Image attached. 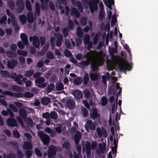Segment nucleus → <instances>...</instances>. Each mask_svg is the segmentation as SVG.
I'll return each mask as SVG.
<instances>
[{
    "mask_svg": "<svg viewBox=\"0 0 158 158\" xmlns=\"http://www.w3.org/2000/svg\"><path fill=\"white\" fill-rule=\"evenodd\" d=\"M35 12H34L35 15H36V13L37 15L39 16L40 14V4L38 2H37L35 4Z\"/></svg>",
    "mask_w": 158,
    "mask_h": 158,
    "instance_id": "24",
    "label": "nucleus"
},
{
    "mask_svg": "<svg viewBox=\"0 0 158 158\" xmlns=\"http://www.w3.org/2000/svg\"><path fill=\"white\" fill-rule=\"evenodd\" d=\"M117 52V48H110L109 53L110 55L112 57H113L115 53Z\"/></svg>",
    "mask_w": 158,
    "mask_h": 158,
    "instance_id": "38",
    "label": "nucleus"
},
{
    "mask_svg": "<svg viewBox=\"0 0 158 158\" xmlns=\"http://www.w3.org/2000/svg\"><path fill=\"white\" fill-rule=\"evenodd\" d=\"M91 2H89V4L91 12L93 13L95 10H97L98 4L99 2V0H90Z\"/></svg>",
    "mask_w": 158,
    "mask_h": 158,
    "instance_id": "7",
    "label": "nucleus"
},
{
    "mask_svg": "<svg viewBox=\"0 0 158 158\" xmlns=\"http://www.w3.org/2000/svg\"><path fill=\"white\" fill-rule=\"evenodd\" d=\"M24 120L26 122V123L31 127H32L33 126V122L32 119L30 118H26Z\"/></svg>",
    "mask_w": 158,
    "mask_h": 158,
    "instance_id": "29",
    "label": "nucleus"
},
{
    "mask_svg": "<svg viewBox=\"0 0 158 158\" xmlns=\"http://www.w3.org/2000/svg\"><path fill=\"white\" fill-rule=\"evenodd\" d=\"M107 2H106L105 0H104L105 4L107 6L110 8V9H112L111 6L114 4V0H107Z\"/></svg>",
    "mask_w": 158,
    "mask_h": 158,
    "instance_id": "23",
    "label": "nucleus"
},
{
    "mask_svg": "<svg viewBox=\"0 0 158 158\" xmlns=\"http://www.w3.org/2000/svg\"><path fill=\"white\" fill-rule=\"evenodd\" d=\"M19 19L21 23L23 24L25 23L27 21V17L24 15H19Z\"/></svg>",
    "mask_w": 158,
    "mask_h": 158,
    "instance_id": "34",
    "label": "nucleus"
},
{
    "mask_svg": "<svg viewBox=\"0 0 158 158\" xmlns=\"http://www.w3.org/2000/svg\"><path fill=\"white\" fill-rule=\"evenodd\" d=\"M74 6H77V8L80 12L83 10V6L80 1H77L76 2V5H74Z\"/></svg>",
    "mask_w": 158,
    "mask_h": 158,
    "instance_id": "27",
    "label": "nucleus"
},
{
    "mask_svg": "<svg viewBox=\"0 0 158 158\" xmlns=\"http://www.w3.org/2000/svg\"><path fill=\"white\" fill-rule=\"evenodd\" d=\"M55 88V85L54 84L48 85L47 87V91L48 92H50L53 90Z\"/></svg>",
    "mask_w": 158,
    "mask_h": 158,
    "instance_id": "44",
    "label": "nucleus"
},
{
    "mask_svg": "<svg viewBox=\"0 0 158 158\" xmlns=\"http://www.w3.org/2000/svg\"><path fill=\"white\" fill-rule=\"evenodd\" d=\"M55 36L57 40H63V37L62 35L60 34H55Z\"/></svg>",
    "mask_w": 158,
    "mask_h": 158,
    "instance_id": "61",
    "label": "nucleus"
},
{
    "mask_svg": "<svg viewBox=\"0 0 158 158\" xmlns=\"http://www.w3.org/2000/svg\"><path fill=\"white\" fill-rule=\"evenodd\" d=\"M20 38L24 44L25 45H27L28 44V37L25 33H21L20 35Z\"/></svg>",
    "mask_w": 158,
    "mask_h": 158,
    "instance_id": "19",
    "label": "nucleus"
},
{
    "mask_svg": "<svg viewBox=\"0 0 158 158\" xmlns=\"http://www.w3.org/2000/svg\"><path fill=\"white\" fill-rule=\"evenodd\" d=\"M57 148L53 145H50L47 151L48 158H55L56 155Z\"/></svg>",
    "mask_w": 158,
    "mask_h": 158,
    "instance_id": "5",
    "label": "nucleus"
},
{
    "mask_svg": "<svg viewBox=\"0 0 158 158\" xmlns=\"http://www.w3.org/2000/svg\"><path fill=\"white\" fill-rule=\"evenodd\" d=\"M82 113L84 117H87L89 115V111L88 110L84 107L82 109Z\"/></svg>",
    "mask_w": 158,
    "mask_h": 158,
    "instance_id": "42",
    "label": "nucleus"
},
{
    "mask_svg": "<svg viewBox=\"0 0 158 158\" xmlns=\"http://www.w3.org/2000/svg\"><path fill=\"white\" fill-rule=\"evenodd\" d=\"M11 16V23L12 25L14 26L17 25V21L15 19V16H13L12 15Z\"/></svg>",
    "mask_w": 158,
    "mask_h": 158,
    "instance_id": "57",
    "label": "nucleus"
},
{
    "mask_svg": "<svg viewBox=\"0 0 158 158\" xmlns=\"http://www.w3.org/2000/svg\"><path fill=\"white\" fill-rule=\"evenodd\" d=\"M62 146L63 148H64L66 150H68L71 147L70 143L68 141H66L62 144Z\"/></svg>",
    "mask_w": 158,
    "mask_h": 158,
    "instance_id": "33",
    "label": "nucleus"
},
{
    "mask_svg": "<svg viewBox=\"0 0 158 158\" xmlns=\"http://www.w3.org/2000/svg\"><path fill=\"white\" fill-rule=\"evenodd\" d=\"M64 55L66 57H70L72 56V54L70 51L66 49L64 52Z\"/></svg>",
    "mask_w": 158,
    "mask_h": 158,
    "instance_id": "63",
    "label": "nucleus"
},
{
    "mask_svg": "<svg viewBox=\"0 0 158 158\" xmlns=\"http://www.w3.org/2000/svg\"><path fill=\"white\" fill-rule=\"evenodd\" d=\"M103 64V62L101 60L94 62L90 65L92 71L93 72L98 71V67L102 65Z\"/></svg>",
    "mask_w": 158,
    "mask_h": 158,
    "instance_id": "8",
    "label": "nucleus"
},
{
    "mask_svg": "<svg viewBox=\"0 0 158 158\" xmlns=\"http://www.w3.org/2000/svg\"><path fill=\"white\" fill-rule=\"evenodd\" d=\"M48 47L47 46H44L42 48L41 51L40 52V55L41 56L44 55L48 50Z\"/></svg>",
    "mask_w": 158,
    "mask_h": 158,
    "instance_id": "58",
    "label": "nucleus"
},
{
    "mask_svg": "<svg viewBox=\"0 0 158 158\" xmlns=\"http://www.w3.org/2000/svg\"><path fill=\"white\" fill-rule=\"evenodd\" d=\"M50 118L52 119H56L58 118V115L57 113L55 111L51 112L50 114Z\"/></svg>",
    "mask_w": 158,
    "mask_h": 158,
    "instance_id": "37",
    "label": "nucleus"
},
{
    "mask_svg": "<svg viewBox=\"0 0 158 158\" xmlns=\"http://www.w3.org/2000/svg\"><path fill=\"white\" fill-rule=\"evenodd\" d=\"M38 135L40 140L43 142L44 145H47L49 144L50 140V138L49 135L42 131H40L38 133Z\"/></svg>",
    "mask_w": 158,
    "mask_h": 158,
    "instance_id": "3",
    "label": "nucleus"
},
{
    "mask_svg": "<svg viewBox=\"0 0 158 158\" xmlns=\"http://www.w3.org/2000/svg\"><path fill=\"white\" fill-rule=\"evenodd\" d=\"M17 6L16 10L18 13H21L24 10L25 7V3L23 0H17L16 2Z\"/></svg>",
    "mask_w": 158,
    "mask_h": 158,
    "instance_id": "9",
    "label": "nucleus"
},
{
    "mask_svg": "<svg viewBox=\"0 0 158 158\" xmlns=\"http://www.w3.org/2000/svg\"><path fill=\"white\" fill-rule=\"evenodd\" d=\"M46 57L48 59H53L54 58V56L51 52L49 51L46 54Z\"/></svg>",
    "mask_w": 158,
    "mask_h": 158,
    "instance_id": "48",
    "label": "nucleus"
},
{
    "mask_svg": "<svg viewBox=\"0 0 158 158\" xmlns=\"http://www.w3.org/2000/svg\"><path fill=\"white\" fill-rule=\"evenodd\" d=\"M6 54L8 56L11 58L15 57L16 56V53L15 52H13L10 50L7 51Z\"/></svg>",
    "mask_w": 158,
    "mask_h": 158,
    "instance_id": "39",
    "label": "nucleus"
},
{
    "mask_svg": "<svg viewBox=\"0 0 158 158\" xmlns=\"http://www.w3.org/2000/svg\"><path fill=\"white\" fill-rule=\"evenodd\" d=\"M71 12L72 14H74L77 17H79L80 15V13L77 9L75 7L71 9Z\"/></svg>",
    "mask_w": 158,
    "mask_h": 158,
    "instance_id": "30",
    "label": "nucleus"
},
{
    "mask_svg": "<svg viewBox=\"0 0 158 158\" xmlns=\"http://www.w3.org/2000/svg\"><path fill=\"white\" fill-rule=\"evenodd\" d=\"M12 88L13 90L16 92H19L21 90V87L16 85H13Z\"/></svg>",
    "mask_w": 158,
    "mask_h": 158,
    "instance_id": "51",
    "label": "nucleus"
},
{
    "mask_svg": "<svg viewBox=\"0 0 158 158\" xmlns=\"http://www.w3.org/2000/svg\"><path fill=\"white\" fill-rule=\"evenodd\" d=\"M83 81V79L80 77H77L74 79V82L75 85H80L81 82Z\"/></svg>",
    "mask_w": 158,
    "mask_h": 158,
    "instance_id": "26",
    "label": "nucleus"
},
{
    "mask_svg": "<svg viewBox=\"0 0 158 158\" xmlns=\"http://www.w3.org/2000/svg\"><path fill=\"white\" fill-rule=\"evenodd\" d=\"M45 81L44 78L41 77L36 79L35 80V82L36 84H39L38 85V87L44 88L46 86V84L44 83Z\"/></svg>",
    "mask_w": 158,
    "mask_h": 158,
    "instance_id": "10",
    "label": "nucleus"
},
{
    "mask_svg": "<svg viewBox=\"0 0 158 158\" xmlns=\"http://www.w3.org/2000/svg\"><path fill=\"white\" fill-rule=\"evenodd\" d=\"M7 125L10 127H15L18 126L16 120L12 118H8L7 120Z\"/></svg>",
    "mask_w": 158,
    "mask_h": 158,
    "instance_id": "12",
    "label": "nucleus"
},
{
    "mask_svg": "<svg viewBox=\"0 0 158 158\" xmlns=\"http://www.w3.org/2000/svg\"><path fill=\"white\" fill-rule=\"evenodd\" d=\"M56 89L57 90H61L64 89V85L62 83H60L56 85Z\"/></svg>",
    "mask_w": 158,
    "mask_h": 158,
    "instance_id": "46",
    "label": "nucleus"
},
{
    "mask_svg": "<svg viewBox=\"0 0 158 158\" xmlns=\"http://www.w3.org/2000/svg\"><path fill=\"white\" fill-rule=\"evenodd\" d=\"M77 36L78 37L80 38H82L83 37V33L81 27H77Z\"/></svg>",
    "mask_w": 158,
    "mask_h": 158,
    "instance_id": "25",
    "label": "nucleus"
},
{
    "mask_svg": "<svg viewBox=\"0 0 158 158\" xmlns=\"http://www.w3.org/2000/svg\"><path fill=\"white\" fill-rule=\"evenodd\" d=\"M72 94L74 97L78 99H80L83 97V94L81 92L78 90H76L72 92Z\"/></svg>",
    "mask_w": 158,
    "mask_h": 158,
    "instance_id": "14",
    "label": "nucleus"
},
{
    "mask_svg": "<svg viewBox=\"0 0 158 158\" xmlns=\"http://www.w3.org/2000/svg\"><path fill=\"white\" fill-rule=\"evenodd\" d=\"M17 64V61L14 59H11L7 62V66L9 68L13 69L15 64Z\"/></svg>",
    "mask_w": 158,
    "mask_h": 158,
    "instance_id": "16",
    "label": "nucleus"
},
{
    "mask_svg": "<svg viewBox=\"0 0 158 158\" xmlns=\"http://www.w3.org/2000/svg\"><path fill=\"white\" fill-rule=\"evenodd\" d=\"M50 98L44 97H43L41 101V103L42 104L46 105L48 104L50 102Z\"/></svg>",
    "mask_w": 158,
    "mask_h": 158,
    "instance_id": "21",
    "label": "nucleus"
},
{
    "mask_svg": "<svg viewBox=\"0 0 158 158\" xmlns=\"http://www.w3.org/2000/svg\"><path fill=\"white\" fill-rule=\"evenodd\" d=\"M17 155L19 158H23L24 156L23 153L22 152L21 150L19 148L16 150Z\"/></svg>",
    "mask_w": 158,
    "mask_h": 158,
    "instance_id": "54",
    "label": "nucleus"
},
{
    "mask_svg": "<svg viewBox=\"0 0 158 158\" xmlns=\"http://www.w3.org/2000/svg\"><path fill=\"white\" fill-rule=\"evenodd\" d=\"M90 77L92 81H96L98 78V76L96 73H91L90 75Z\"/></svg>",
    "mask_w": 158,
    "mask_h": 158,
    "instance_id": "40",
    "label": "nucleus"
},
{
    "mask_svg": "<svg viewBox=\"0 0 158 158\" xmlns=\"http://www.w3.org/2000/svg\"><path fill=\"white\" fill-rule=\"evenodd\" d=\"M62 32L65 38H66L69 35V30L67 28H64L63 29Z\"/></svg>",
    "mask_w": 158,
    "mask_h": 158,
    "instance_id": "45",
    "label": "nucleus"
},
{
    "mask_svg": "<svg viewBox=\"0 0 158 158\" xmlns=\"http://www.w3.org/2000/svg\"><path fill=\"white\" fill-rule=\"evenodd\" d=\"M90 36L88 35H86L84 36L83 41L85 44L90 41Z\"/></svg>",
    "mask_w": 158,
    "mask_h": 158,
    "instance_id": "49",
    "label": "nucleus"
},
{
    "mask_svg": "<svg viewBox=\"0 0 158 158\" xmlns=\"http://www.w3.org/2000/svg\"><path fill=\"white\" fill-rule=\"evenodd\" d=\"M8 94L11 96V97H14L16 98L24 97L25 98H31L34 95V94L29 92H27L24 93H14L9 92Z\"/></svg>",
    "mask_w": 158,
    "mask_h": 158,
    "instance_id": "1",
    "label": "nucleus"
},
{
    "mask_svg": "<svg viewBox=\"0 0 158 158\" xmlns=\"http://www.w3.org/2000/svg\"><path fill=\"white\" fill-rule=\"evenodd\" d=\"M90 116L91 118L94 120L96 118H98L100 116V115L98 114V111L96 108L93 109L90 112Z\"/></svg>",
    "mask_w": 158,
    "mask_h": 158,
    "instance_id": "13",
    "label": "nucleus"
},
{
    "mask_svg": "<svg viewBox=\"0 0 158 158\" xmlns=\"http://www.w3.org/2000/svg\"><path fill=\"white\" fill-rule=\"evenodd\" d=\"M87 124L88 127L91 130H94L96 127L93 121L91 120H88L87 122Z\"/></svg>",
    "mask_w": 158,
    "mask_h": 158,
    "instance_id": "22",
    "label": "nucleus"
},
{
    "mask_svg": "<svg viewBox=\"0 0 158 158\" xmlns=\"http://www.w3.org/2000/svg\"><path fill=\"white\" fill-rule=\"evenodd\" d=\"M11 144L12 145V147L15 148L16 150L19 148V144L17 142H11Z\"/></svg>",
    "mask_w": 158,
    "mask_h": 158,
    "instance_id": "50",
    "label": "nucleus"
},
{
    "mask_svg": "<svg viewBox=\"0 0 158 158\" xmlns=\"http://www.w3.org/2000/svg\"><path fill=\"white\" fill-rule=\"evenodd\" d=\"M105 12L104 11L100 10L99 15V19L100 20H103L105 17Z\"/></svg>",
    "mask_w": 158,
    "mask_h": 158,
    "instance_id": "41",
    "label": "nucleus"
},
{
    "mask_svg": "<svg viewBox=\"0 0 158 158\" xmlns=\"http://www.w3.org/2000/svg\"><path fill=\"white\" fill-rule=\"evenodd\" d=\"M81 134L79 131H78L74 135V141L76 145L79 144L80 140L81 139Z\"/></svg>",
    "mask_w": 158,
    "mask_h": 158,
    "instance_id": "15",
    "label": "nucleus"
},
{
    "mask_svg": "<svg viewBox=\"0 0 158 158\" xmlns=\"http://www.w3.org/2000/svg\"><path fill=\"white\" fill-rule=\"evenodd\" d=\"M34 73V72L33 70H29L25 72L24 76L27 77H29L32 76Z\"/></svg>",
    "mask_w": 158,
    "mask_h": 158,
    "instance_id": "35",
    "label": "nucleus"
},
{
    "mask_svg": "<svg viewBox=\"0 0 158 158\" xmlns=\"http://www.w3.org/2000/svg\"><path fill=\"white\" fill-rule=\"evenodd\" d=\"M26 6L27 9L29 11H31L32 6L30 1L29 0H27L26 2Z\"/></svg>",
    "mask_w": 158,
    "mask_h": 158,
    "instance_id": "36",
    "label": "nucleus"
},
{
    "mask_svg": "<svg viewBox=\"0 0 158 158\" xmlns=\"http://www.w3.org/2000/svg\"><path fill=\"white\" fill-rule=\"evenodd\" d=\"M98 143L97 141H94L92 142L91 145L89 141H86L85 144V147L86 153L88 156L91 153V148L92 150L95 149L97 147Z\"/></svg>",
    "mask_w": 158,
    "mask_h": 158,
    "instance_id": "2",
    "label": "nucleus"
},
{
    "mask_svg": "<svg viewBox=\"0 0 158 158\" xmlns=\"http://www.w3.org/2000/svg\"><path fill=\"white\" fill-rule=\"evenodd\" d=\"M89 79V75L88 73L87 72H85L84 73L83 76L84 83L85 85H86L88 84Z\"/></svg>",
    "mask_w": 158,
    "mask_h": 158,
    "instance_id": "28",
    "label": "nucleus"
},
{
    "mask_svg": "<svg viewBox=\"0 0 158 158\" xmlns=\"http://www.w3.org/2000/svg\"><path fill=\"white\" fill-rule=\"evenodd\" d=\"M0 73L4 77H7L10 76L9 72L6 70H1Z\"/></svg>",
    "mask_w": 158,
    "mask_h": 158,
    "instance_id": "43",
    "label": "nucleus"
},
{
    "mask_svg": "<svg viewBox=\"0 0 158 158\" xmlns=\"http://www.w3.org/2000/svg\"><path fill=\"white\" fill-rule=\"evenodd\" d=\"M84 57L86 59L85 60L82 61L79 63L82 66H88L90 64V62L92 61L93 58V55L91 52H87L86 55L84 56Z\"/></svg>",
    "mask_w": 158,
    "mask_h": 158,
    "instance_id": "4",
    "label": "nucleus"
},
{
    "mask_svg": "<svg viewBox=\"0 0 158 158\" xmlns=\"http://www.w3.org/2000/svg\"><path fill=\"white\" fill-rule=\"evenodd\" d=\"M27 20L30 23H32L33 22V16L32 12L28 13L27 15Z\"/></svg>",
    "mask_w": 158,
    "mask_h": 158,
    "instance_id": "31",
    "label": "nucleus"
},
{
    "mask_svg": "<svg viewBox=\"0 0 158 158\" xmlns=\"http://www.w3.org/2000/svg\"><path fill=\"white\" fill-rule=\"evenodd\" d=\"M26 157L27 158H30L32 155V151L31 150H27L25 151Z\"/></svg>",
    "mask_w": 158,
    "mask_h": 158,
    "instance_id": "60",
    "label": "nucleus"
},
{
    "mask_svg": "<svg viewBox=\"0 0 158 158\" xmlns=\"http://www.w3.org/2000/svg\"><path fill=\"white\" fill-rule=\"evenodd\" d=\"M23 149L31 150L32 148V144L31 143L27 141L23 143Z\"/></svg>",
    "mask_w": 158,
    "mask_h": 158,
    "instance_id": "20",
    "label": "nucleus"
},
{
    "mask_svg": "<svg viewBox=\"0 0 158 158\" xmlns=\"http://www.w3.org/2000/svg\"><path fill=\"white\" fill-rule=\"evenodd\" d=\"M35 154L39 157H41L42 156V152L38 148H35Z\"/></svg>",
    "mask_w": 158,
    "mask_h": 158,
    "instance_id": "55",
    "label": "nucleus"
},
{
    "mask_svg": "<svg viewBox=\"0 0 158 158\" xmlns=\"http://www.w3.org/2000/svg\"><path fill=\"white\" fill-rule=\"evenodd\" d=\"M30 41H33V44L36 48H39L40 46V41L39 38L35 35L29 37Z\"/></svg>",
    "mask_w": 158,
    "mask_h": 158,
    "instance_id": "11",
    "label": "nucleus"
},
{
    "mask_svg": "<svg viewBox=\"0 0 158 158\" xmlns=\"http://www.w3.org/2000/svg\"><path fill=\"white\" fill-rule=\"evenodd\" d=\"M6 158H18L13 153H10L7 156Z\"/></svg>",
    "mask_w": 158,
    "mask_h": 158,
    "instance_id": "64",
    "label": "nucleus"
},
{
    "mask_svg": "<svg viewBox=\"0 0 158 158\" xmlns=\"http://www.w3.org/2000/svg\"><path fill=\"white\" fill-rule=\"evenodd\" d=\"M7 19V17L6 15L3 16L2 18L0 19V23L6 24Z\"/></svg>",
    "mask_w": 158,
    "mask_h": 158,
    "instance_id": "53",
    "label": "nucleus"
},
{
    "mask_svg": "<svg viewBox=\"0 0 158 158\" xmlns=\"http://www.w3.org/2000/svg\"><path fill=\"white\" fill-rule=\"evenodd\" d=\"M102 105L104 106H106L107 103V99L106 97L103 96L101 99Z\"/></svg>",
    "mask_w": 158,
    "mask_h": 158,
    "instance_id": "52",
    "label": "nucleus"
},
{
    "mask_svg": "<svg viewBox=\"0 0 158 158\" xmlns=\"http://www.w3.org/2000/svg\"><path fill=\"white\" fill-rule=\"evenodd\" d=\"M19 116L24 119H25L27 116V113L26 110L23 108L19 109Z\"/></svg>",
    "mask_w": 158,
    "mask_h": 158,
    "instance_id": "17",
    "label": "nucleus"
},
{
    "mask_svg": "<svg viewBox=\"0 0 158 158\" xmlns=\"http://www.w3.org/2000/svg\"><path fill=\"white\" fill-rule=\"evenodd\" d=\"M17 53L19 55H22L26 56L27 55V52L25 51L18 50L17 51Z\"/></svg>",
    "mask_w": 158,
    "mask_h": 158,
    "instance_id": "47",
    "label": "nucleus"
},
{
    "mask_svg": "<svg viewBox=\"0 0 158 158\" xmlns=\"http://www.w3.org/2000/svg\"><path fill=\"white\" fill-rule=\"evenodd\" d=\"M70 62L73 63L76 66H78V64L77 63V60H76L73 57H71L70 58Z\"/></svg>",
    "mask_w": 158,
    "mask_h": 158,
    "instance_id": "62",
    "label": "nucleus"
},
{
    "mask_svg": "<svg viewBox=\"0 0 158 158\" xmlns=\"http://www.w3.org/2000/svg\"><path fill=\"white\" fill-rule=\"evenodd\" d=\"M68 24L69 28L71 30L73 29V27L74 26V23L72 20H69L68 21Z\"/></svg>",
    "mask_w": 158,
    "mask_h": 158,
    "instance_id": "56",
    "label": "nucleus"
},
{
    "mask_svg": "<svg viewBox=\"0 0 158 158\" xmlns=\"http://www.w3.org/2000/svg\"><path fill=\"white\" fill-rule=\"evenodd\" d=\"M118 68L120 71H130L132 69V66L130 65L128 62L125 60L123 61L122 63L119 64Z\"/></svg>",
    "mask_w": 158,
    "mask_h": 158,
    "instance_id": "6",
    "label": "nucleus"
},
{
    "mask_svg": "<svg viewBox=\"0 0 158 158\" xmlns=\"http://www.w3.org/2000/svg\"><path fill=\"white\" fill-rule=\"evenodd\" d=\"M8 6L11 9L13 10L15 8V2L13 1H10L8 2Z\"/></svg>",
    "mask_w": 158,
    "mask_h": 158,
    "instance_id": "59",
    "label": "nucleus"
},
{
    "mask_svg": "<svg viewBox=\"0 0 158 158\" xmlns=\"http://www.w3.org/2000/svg\"><path fill=\"white\" fill-rule=\"evenodd\" d=\"M87 18L86 17H81L80 19V22L81 26H85L87 22Z\"/></svg>",
    "mask_w": 158,
    "mask_h": 158,
    "instance_id": "32",
    "label": "nucleus"
},
{
    "mask_svg": "<svg viewBox=\"0 0 158 158\" xmlns=\"http://www.w3.org/2000/svg\"><path fill=\"white\" fill-rule=\"evenodd\" d=\"M66 105L69 109H73L75 105V102L72 99H69L66 101Z\"/></svg>",
    "mask_w": 158,
    "mask_h": 158,
    "instance_id": "18",
    "label": "nucleus"
}]
</instances>
